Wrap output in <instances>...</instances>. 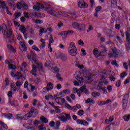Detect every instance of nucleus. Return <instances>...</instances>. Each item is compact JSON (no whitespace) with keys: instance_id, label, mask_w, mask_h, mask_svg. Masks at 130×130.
Masks as SVG:
<instances>
[{"instance_id":"f257e3e1","label":"nucleus","mask_w":130,"mask_h":130,"mask_svg":"<svg viewBox=\"0 0 130 130\" xmlns=\"http://www.w3.org/2000/svg\"><path fill=\"white\" fill-rule=\"evenodd\" d=\"M30 56L31 58V62L37 64L36 67L37 69H38L39 71H42L43 69V65L41 63H38V60L36 59V54L33 52H30Z\"/></svg>"},{"instance_id":"f03ea898","label":"nucleus","mask_w":130,"mask_h":130,"mask_svg":"<svg viewBox=\"0 0 130 130\" xmlns=\"http://www.w3.org/2000/svg\"><path fill=\"white\" fill-rule=\"evenodd\" d=\"M68 52L71 56H76L78 54V50L77 49V47L75 43L71 42L70 43L68 48Z\"/></svg>"},{"instance_id":"7ed1b4c3","label":"nucleus","mask_w":130,"mask_h":130,"mask_svg":"<svg viewBox=\"0 0 130 130\" xmlns=\"http://www.w3.org/2000/svg\"><path fill=\"white\" fill-rule=\"evenodd\" d=\"M4 36L5 39H10L9 40V42L11 43L15 42V39L13 37V29L12 28L9 29L6 32V29H5Z\"/></svg>"},{"instance_id":"20e7f679","label":"nucleus","mask_w":130,"mask_h":130,"mask_svg":"<svg viewBox=\"0 0 130 130\" xmlns=\"http://www.w3.org/2000/svg\"><path fill=\"white\" fill-rule=\"evenodd\" d=\"M72 26L74 29H77L78 31H85L87 26L84 23H79L78 22H74Z\"/></svg>"},{"instance_id":"39448f33","label":"nucleus","mask_w":130,"mask_h":130,"mask_svg":"<svg viewBox=\"0 0 130 130\" xmlns=\"http://www.w3.org/2000/svg\"><path fill=\"white\" fill-rule=\"evenodd\" d=\"M130 31V27L127 28V31L125 32L126 35V50L128 51L130 50V34H128V32Z\"/></svg>"},{"instance_id":"423d86ee","label":"nucleus","mask_w":130,"mask_h":130,"mask_svg":"<svg viewBox=\"0 0 130 130\" xmlns=\"http://www.w3.org/2000/svg\"><path fill=\"white\" fill-rule=\"evenodd\" d=\"M128 98H129V94L126 93L123 97L122 106L123 109H125L127 106V103L128 102Z\"/></svg>"},{"instance_id":"0eeeda50","label":"nucleus","mask_w":130,"mask_h":130,"mask_svg":"<svg viewBox=\"0 0 130 130\" xmlns=\"http://www.w3.org/2000/svg\"><path fill=\"white\" fill-rule=\"evenodd\" d=\"M60 120L62 122H67L68 120L71 119V115L70 114H63V115H61L59 117Z\"/></svg>"},{"instance_id":"6e6552de","label":"nucleus","mask_w":130,"mask_h":130,"mask_svg":"<svg viewBox=\"0 0 130 130\" xmlns=\"http://www.w3.org/2000/svg\"><path fill=\"white\" fill-rule=\"evenodd\" d=\"M38 114V111L37 110H32L29 113L25 115L26 118L29 119V118L32 117H35Z\"/></svg>"},{"instance_id":"1a4fd4ad","label":"nucleus","mask_w":130,"mask_h":130,"mask_svg":"<svg viewBox=\"0 0 130 130\" xmlns=\"http://www.w3.org/2000/svg\"><path fill=\"white\" fill-rule=\"evenodd\" d=\"M77 5L79 9H87V8L89 7L88 4L86 3L84 0L79 1L77 4Z\"/></svg>"},{"instance_id":"9d476101","label":"nucleus","mask_w":130,"mask_h":130,"mask_svg":"<svg viewBox=\"0 0 130 130\" xmlns=\"http://www.w3.org/2000/svg\"><path fill=\"white\" fill-rule=\"evenodd\" d=\"M82 93H84V94H86V95L90 94L89 90L87 89V86H86V85H84L79 88L80 97L81 96V94H82Z\"/></svg>"},{"instance_id":"9b49d317","label":"nucleus","mask_w":130,"mask_h":130,"mask_svg":"<svg viewBox=\"0 0 130 130\" xmlns=\"http://www.w3.org/2000/svg\"><path fill=\"white\" fill-rule=\"evenodd\" d=\"M111 102V100L108 99L105 101H98L97 102V104L99 105V106H102V105H106V104H109Z\"/></svg>"},{"instance_id":"f8f14e48","label":"nucleus","mask_w":130,"mask_h":130,"mask_svg":"<svg viewBox=\"0 0 130 130\" xmlns=\"http://www.w3.org/2000/svg\"><path fill=\"white\" fill-rule=\"evenodd\" d=\"M76 122L78 123V124H81V125H84V126L89 125V123L85 120H81L80 119H78Z\"/></svg>"},{"instance_id":"ddd939ff","label":"nucleus","mask_w":130,"mask_h":130,"mask_svg":"<svg viewBox=\"0 0 130 130\" xmlns=\"http://www.w3.org/2000/svg\"><path fill=\"white\" fill-rule=\"evenodd\" d=\"M55 100L56 103H57V104H59V105H61L60 104V102H61L62 104H63V103H66V100L61 98L57 97L55 99Z\"/></svg>"},{"instance_id":"4468645a","label":"nucleus","mask_w":130,"mask_h":130,"mask_svg":"<svg viewBox=\"0 0 130 130\" xmlns=\"http://www.w3.org/2000/svg\"><path fill=\"white\" fill-rule=\"evenodd\" d=\"M44 8V6L41 3L38 4L37 6H33V9L36 10V11H39L40 9L42 10Z\"/></svg>"},{"instance_id":"2eb2a0df","label":"nucleus","mask_w":130,"mask_h":130,"mask_svg":"<svg viewBox=\"0 0 130 130\" xmlns=\"http://www.w3.org/2000/svg\"><path fill=\"white\" fill-rule=\"evenodd\" d=\"M32 70L31 71L30 73L33 76H36V73L37 72V67L35 64L32 65Z\"/></svg>"},{"instance_id":"dca6fc26","label":"nucleus","mask_w":130,"mask_h":130,"mask_svg":"<svg viewBox=\"0 0 130 130\" xmlns=\"http://www.w3.org/2000/svg\"><path fill=\"white\" fill-rule=\"evenodd\" d=\"M107 52V50L106 47H104L103 49L101 51V52H100L99 55L97 56V57H98V56H102L104 55H106Z\"/></svg>"},{"instance_id":"f3484780","label":"nucleus","mask_w":130,"mask_h":130,"mask_svg":"<svg viewBox=\"0 0 130 130\" xmlns=\"http://www.w3.org/2000/svg\"><path fill=\"white\" fill-rule=\"evenodd\" d=\"M81 108V105L77 104L72 107V111L73 112H76L77 110H79V109H80Z\"/></svg>"},{"instance_id":"a211bd4d","label":"nucleus","mask_w":130,"mask_h":130,"mask_svg":"<svg viewBox=\"0 0 130 130\" xmlns=\"http://www.w3.org/2000/svg\"><path fill=\"white\" fill-rule=\"evenodd\" d=\"M113 120H114V117H113V116H111L109 120L107 119L105 120V122L106 124H109V123L112 122Z\"/></svg>"},{"instance_id":"6ab92c4d","label":"nucleus","mask_w":130,"mask_h":130,"mask_svg":"<svg viewBox=\"0 0 130 130\" xmlns=\"http://www.w3.org/2000/svg\"><path fill=\"white\" fill-rule=\"evenodd\" d=\"M48 14L51 15V16H53L54 17H56V12L54 11L53 9H51L50 10H48L47 11Z\"/></svg>"},{"instance_id":"aec40b11","label":"nucleus","mask_w":130,"mask_h":130,"mask_svg":"<svg viewBox=\"0 0 130 130\" xmlns=\"http://www.w3.org/2000/svg\"><path fill=\"white\" fill-rule=\"evenodd\" d=\"M16 119H18L19 120H27V118H26V116H20V115H17L16 116Z\"/></svg>"},{"instance_id":"412c9836","label":"nucleus","mask_w":130,"mask_h":130,"mask_svg":"<svg viewBox=\"0 0 130 130\" xmlns=\"http://www.w3.org/2000/svg\"><path fill=\"white\" fill-rule=\"evenodd\" d=\"M35 29L34 28H30L28 30L29 34L30 37H33L34 34H35V31H34Z\"/></svg>"},{"instance_id":"4be33fe9","label":"nucleus","mask_w":130,"mask_h":130,"mask_svg":"<svg viewBox=\"0 0 130 130\" xmlns=\"http://www.w3.org/2000/svg\"><path fill=\"white\" fill-rule=\"evenodd\" d=\"M67 18H70V19H76L77 18V15L75 13H68L67 14Z\"/></svg>"},{"instance_id":"5701e85b","label":"nucleus","mask_w":130,"mask_h":130,"mask_svg":"<svg viewBox=\"0 0 130 130\" xmlns=\"http://www.w3.org/2000/svg\"><path fill=\"white\" fill-rule=\"evenodd\" d=\"M40 119L43 123H48V119L44 116L40 117Z\"/></svg>"},{"instance_id":"b1692460","label":"nucleus","mask_w":130,"mask_h":130,"mask_svg":"<svg viewBox=\"0 0 130 130\" xmlns=\"http://www.w3.org/2000/svg\"><path fill=\"white\" fill-rule=\"evenodd\" d=\"M108 76H109V74H108L107 72H102L101 74V79L105 80Z\"/></svg>"},{"instance_id":"393cba45","label":"nucleus","mask_w":130,"mask_h":130,"mask_svg":"<svg viewBox=\"0 0 130 130\" xmlns=\"http://www.w3.org/2000/svg\"><path fill=\"white\" fill-rule=\"evenodd\" d=\"M117 7V1L116 0H111V7L116 8Z\"/></svg>"},{"instance_id":"a878e982","label":"nucleus","mask_w":130,"mask_h":130,"mask_svg":"<svg viewBox=\"0 0 130 130\" xmlns=\"http://www.w3.org/2000/svg\"><path fill=\"white\" fill-rule=\"evenodd\" d=\"M57 29H61V27H63V22L62 21H58L57 24Z\"/></svg>"},{"instance_id":"bb28decb","label":"nucleus","mask_w":130,"mask_h":130,"mask_svg":"<svg viewBox=\"0 0 130 130\" xmlns=\"http://www.w3.org/2000/svg\"><path fill=\"white\" fill-rule=\"evenodd\" d=\"M60 58L62 61H66L68 59V55L62 54L60 55Z\"/></svg>"},{"instance_id":"cd10ccee","label":"nucleus","mask_w":130,"mask_h":130,"mask_svg":"<svg viewBox=\"0 0 130 130\" xmlns=\"http://www.w3.org/2000/svg\"><path fill=\"white\" fill-rule=\"evenodd\" d=\"M73 92L74 94H76V93H77V95L79 97H80V88L77 89V88L76 87H74L73 89Z\"/></svg>"},{"instance_id":"c85d7f7f","label":"nucleus","mask_w":130,"mask_h":130,"mask_svg":"<svg viewBox=\"0 0 130 130\" xmlns=\"http://www.w3.org/2000/svg\"><path fill=\"white\" fill-rule=\"evenodd\" d=\"M32 22H35L36 24H42L43 23V20H42L32 19Z\"/></svg>"},{"instance_id":"c756f323","label":"nucleus","mask_w":130,"mask_h":130,"mask_svg":"<svg viewBox=\"0 0 130 130\" xmlns=\"http://www.w3.org/2000/svg\"><path fill=\"white\" fill-rule=\"evenodd\" d=\"M47 32V29L44 28H41L40 29V36H42V33H46Z\"/></svg>"},{"instance_id":"7c9ffc66","label":"nucleus","mask_w":130,"mask_h":130,"mask_svg":"<svg viewBox=\"0 0 130 130\" xmlns=\"http://www.w3.org/2000/svg\"><path fill=\"white\" fill-rule=\"evenodd\" d=\"M77 80L79 82V83L80 85L84 83V79H83V78L77 77Z\"/></svg>"},{"instance_id":"2f4dec72","label":"nucleus","mask_w":130,"mask_h":130,"mask_svg":"<svg viewBox=\"0 0 130 130\" xmlns=\"http://www.w3.org/2000/svg\"><path fill=\"white\" fill-rule=\"evenodd\" d=\"M60 35L63 38V39H64L67 38L68 34L67 33V31H62L60 34Z\"/></svg>"},{"instance_id":"473e14b6","label":"nucleus","mask_w":130,"mask_h":130,"mask_svg":"<svg viewBox=\"0 0 130 130\" xmlns=\"http://www.w3.org/2000/svg\"><path fill=\"white\" fill-rule=\"evenodd\" d=\"M91 95L92 97L96 98V97H99L100 96V93L94 91L92 92Z\"/></svg>"},{"instance_id":"72a5a7b5","label":"nucleus","mask_w":130,"mask_h":130,"mask_svg":"<svg viewBox=\"0 0 130 130\" xmlns=\"http://www.w3.org/2000/svg\"><path fill=\"white\" fill-rule=\"evenodd\" d=\"M85 103H92V104H95V101L92 99L88 98L86 101H85Z\"/></svg>"},{"instance_id":"f704fd0d","label":"nucleus","mask_w":130,"mask_h":130,"mask_svg":"<svg viewBox=\"0 0 130 130\" xmlns=\"http://www.w3.org/2000/svg\"><path fill=\"white\" fill-rule=\"evenodd\" d=\"M20 32L22 33L23 34H25L26 33V28H25L23 25H21L20 29H19Z\"/></svg>"},{"instance_id":"c9c22d12","label":"nucleus","mask_w":130,"mask_h":130,"mask_svg":"<svg viewBox=\"0 0 130 130\" xmlns=\"http://www.w3.org/2000/svg\"><path fill=\"white\" fill-rule=\"evenodd\" d=\"M112 51L114 54H115V55H118V54H119V50H117V49H116V48H113Z\"/></svg>"},{"instance_id":"e433bc0d","label":"nucleus","mask_w":130,"mask_h":130,"mask_svg":"<svg viewBox=\"0 0 130 130\" xmlns=\"http://www.w3.org/2000/svg\"><path fill=\"white\" fill-rule=\"evenodd\" d=\"M129 118H130V114H129V115H124L123 116V119L125 121H128V120H129Z\"/></svg>"},{"instance_id":"4c0bfd02","label":"nucleus","mask_w":130,"mask_h":130,"mask_svg":"<svg viewBox=\"0 0 130 130\" xmlns=\"http://www.w3.org/2000/svg\"><path fill=\"white\" fill-rule=\"evenodd\" d=\"M101 90H102L103 94H105L106 95L108 94L107 92V88L105 86L104 87L101 88Z\"/></svg>"},{"instance_id":"58836bf2","label":"nucleus","mask_w":130,"mask_h":130,"mask_svg":"<svg viewBox=\"0 0 130 130\" xmlns=\"http://www.w3.org/2000/svg\"><path fill=\"white\" fill-rule=\"evenodd\" d=\"M5 117L6 118H8V119H11V118H12V117H13V115L12 114H5Z\"/></svg>"},{"instance_id":"ea45409f","label":"nucleus","mask_w":130,"mask_h":130,"mask_svg":"<svg viewBox=\"0 0 130 130\" xmlns=\"http://www.w3.org/2000/svg\"><path fill=\"white\" fill-rule=\"evenodd\" d=\"M41 42H42V45L40 47L41 48H44L45 47V40L44 39H42L40 40Z\"/></svg>"},{"instance_id":"a19ab883","label":"nucleus","mask_w":130,"mask_h":130,"mask_svg":"<svg viewBox=\"0 0 130 130\" xmlns=\"http://www.w3.org/2000/svg\"><path fill=\"white\" fill-rule=\"evenodd\" d=\"M47 87L50 90L53 89V85L52 84V83H51V82H49V83H47Z\"/></svg>"},{"instance_id":"79ce46f5","label":"nucleus","mask_w":130,"mask_h":130,"mask_svg":"<svg viewBox=\"0 0 130 130\" xmlns=\"http://www.w3.org/2000/svg\"><path fill=\"white\" fill-rule=\"evenodd\" d=\"M60 125V122L57 121L55 123V126L54 127L55 129H58V127Z\"/></svg>"},{"instance_id":"37998d69","label":"nucleus","mask_w":130,"mask_h":130,"mask_svg":"<svg viewBox=\"0 0 130 130\" xmlns=\"http://www.w3.org/2000/svg\"><path fill=\"white\" fill-rule=\"evenodd\" d=\"M35 82L36 84H38V85H40L42 83V79L41 78H37L35 80Z\"/></svg>"},{"instance_id":"c03bdc74","label":"nucleus","mask_w":130,"mask_h":130,"mask_svg":"<svg viewBox=\"0 0 130 130\" xmlns=\"http://www.w3.org/2000/svg\"><path fill=\"white\" fill-rule=\"evenodd\" d=\"M54 108L55 109V112L56 113H60V112H61V110L59 109V106L54 107Z\"/></svg>"},{"instance_id":"a18cd8bd","label":"nucleus","mask_w":130,"mask_h":130,"mask_svg":"<svg viewBox=\"0 0 130 130\" xmlns=\"http://www.w3.org/2000/svg\"><path fill=\"white\" fill-rule=\"evenodd\" d=\"M39 130H46V127L43 124L39 126Z\"/></svg>"},{"instance_id":"49530a36","label":"nucleus","mask_w":130,"mask_h":130,"mask_svg":"<svg viewBox=\"0 0 130 130\" xmlns=\"http://www.w3.org/2000/svg\"><path fill=\"white\" fill-rule=\"evenodd\" d=\"M93 53L94 55H97L99 53V50L98 48H95L93 50Z\"/></svg>"},{"instance_id":"de8ad7c7","label":"nucleus","mask_w":130,"mask_h":130,"mask_svg":"<svg viewBox=\"0 0 130 130\" xmlns=\"http://www.w3.org/2000/svg\"><path fill=\"white\" fill-rule=\"evenodd\" d=\"M1 7L2 9H6V8H7V5L6 4V3H5V2L2 1L1 2Z\"/></svg>"},{"instance_id":"09e8293b","label":"nucleus","mask_w":130,"mask_h":130,"mask_svg":"<svg viewBox=\"0 0 130 130\" xmlns=\"http://www.w3.org/2000/svg\"><path fill=\"white\" fill-rule=\"evenodd\" d=\"M77 114L79 116H82V115H84V111L82 110H80L78 111Z\"/></svg>"},{"instance_id":"8fccbe9b","label":"nucleus","mask_w":130,"mask_h":130,"mask_svg":"<svg viewBox=\"0 0 130 130\" xmlns=\"http://www.w3.org/2000/svg\"><path fill=\"white\" fill-rule=\"evenodd\" d=\"M0 124H1V125H2V126L5 128L6 129H8V126L7 125V124H5V123L0 121Z\"/></svg>"},{"instance_id":"3c124183","label":"nucleus","mask_w":130,"mask_h":130,"mask_svg":"<svg viewBox=\"0 0 130 130\" xmlns=\"http://www.w3.org/2000/svg\"><path fill=\"white\" fill-rule=\"evenodd\" d=\"M32 49H34V50H36V51H37L38 52H39V51H40V50H39V49L38 48V47H37V46H36V45L32 46Z\"/></svg>"},{"instance_id":"603ef678","label":"nucleus","mask_w":130,"mask_h":130,"mask_svg":"<svg viewBox=\"0 0 130 130\" xmlns=\"http://www.w3.org/2000/svg\"><path fill=\"white\" fill-rule=\"evenodd\" d=\"M17 87H21L23 85V82H21L20 81H17L16 83Z\"/></svg>"},{"instance_id":"864d4df0","label":"nucleus","mask_w":130,"mask_h":130,"mask_svg":"<svg viewBox=\"0 0 130 130\" xmlns=\"http://www.w3.org/2000/svg\"><path fill=\"white\" fill-rule=\"evenodd\" d=\"M65 106L66 107H67V108H68V109H69V110H72L73 111V108L69 104H66Z\"/></svg>"},{"instance_id":"5fc2aeb1","label":"nucleus","mask_w":130,"mask_h":130,"mask_svg":"<svg viewBox=\"0 0 130 130\" xmlns=\"http://www.w3.org/2000/svg\"><path fill=\"white\" fill-rule=\"evenodd\" d=\"M95 5V1L94 0H90V6L91 8H93L94 5Z\"/></svg>"},{"instance_id":"6e6d98bb","label":"nucleus","mask_w":130,"mask_h":130,"mask_svg":"<svg viewBox=\"0 0 130 130\" xmlns=\"http://www.w3.org/2000/svg\"><path fill=\"white\" fill-rule=\"evenodd\" d=\"M101 10H102V7L101 6H98V7H96V8H95V12H96V13H98V12H100V11H101Z\"/></svg>"},{"instance_id":"4d7b16f0","label":"nucleus","mask_w":130,"mask_h":130,"mask_svg":"<svg viewBox=\"0 0 130 130\" xmlns=\"http://www.w3.org/2000/svg\"><path fill=\"white\" fill-rule=\"evenodd\" d=\"M16 77L17 78V79H21L22 78V74L21 73H17L16 74Z\"/></svg>"},{"instance_id":"13d9d810","label":"nucleus","mask_w":130,"mask_h":130,"mask_svg":"<svg viewBox=\"0 0 130 130\" xmlns=\"http://www.w3.org/2000/svg\"><path fill=\"white\" fill-rule=\"evenodd\" d=\"M49 42L50 43H53L54 42V40H53V37L52 35H50Z\"/></svg>"},{"instance_id":"bf43d9fd","label":"nucleus","mask_w":130,"mask_h":130,"mask_svg":"<svg viewBox=\"0 0 130 130\" xmlns=\"http://www.w3.org/2000/svg\"><path fill=\"white\" fill-rule=\"evenodd\" d=\"M9 69H12V70H15L16 69V66H15L13 64H9Z\"/></svg>"},{"instance_id":"052dcab7","label":"nucleus","mask_w":130,"mask_h":130,"mask_svg":"<svg viewBox=\"0 0 130 130\" xmlns=\"http://www.w3.org/2000/svg\"><path fill=\"white\" fill-rule=\"evenodd\" d=\"M75 66L77 68H79V69H80L81 70L84 69V65H81V64H76Z\"/></svg>"},{"instance_id":"680f3d73","label":"nucleus","mask_w":130,"mask_h":130,"mask_svg":"<svg viewBox=\"0 0 130 130\" xmlns=\"http://www.w3.org/2000/svg\"><path fill=\"white\" fill-rule=\"evenodd\" d=\"M52 7L50 5H48L46 8V10L48 12V11H50V10H52Z\"/></svg>"},{"instance_id":"e2e57ef3","label":"nucleus","mask_w":130,"mask_h":130,"mask_svg":"<svg viewBox=\"0 0 130 130\" xmlns=\"http://www.w3.org/2000/svg\"><path fill=\"white\" fill-rule=\"evenodd\" d=\"M43 92H45L46 93L50 91V89H49V88L48 87H47V86L46 87H44L43 89Z\"/></svg>"},{"instance_id":"0e129e2a","label":"nucleus","mask_w":130,"mask_h":130,"mask_svg":"<svg viewBox=\"0 0 130 130\" xmlns=\"http://www.w3.org/2000/svg\"><path fill=\"white\" fill-rule=\"evenodd\" d=\"M107 89H108L109 92L112 91V86H111V85H108Z\"/></svg>"},{"instance_id":"69168bd1","label":"nucleus","mask_w":130,"mask_h":130,"mask_svg":"<svg viewBox=\"0 0 130 130\" xmlns=\"http://www.w3.org/2000/svg\"><path fill=\"white\" fill-rule=\"evenodd\" d=\"M71 91L69 89L67 90H63L62 92V93H63L64 94H70Z\"/></svg>"},{"instance_id":"338daca9","label":"nucleus","mask_w":130,"mask_h":130,"mask_svg":"<svg viewBox=\"0 0 130 130\" xmlns=\"http://www.w3.org/2000/svg\"><path fill=\"white\" fill-rule=\"evenodd\" d=\"M16 6L18 10H21V9H22V4L21 3H18Z\"/></svg>"},{"instance_id":"774afa93","label":"nucleus","mask_w":130,"mask_h":130,"mask_svg":"<svg viewBox=\"0 0 130 130\" xmlns=\"http://www.w3.org/2000/svg\"><path fill=\"white\" fill-rule=\"evenodd\" d=\"M22 39H23V37H22V35L18 34L17 35V40H19L20 41V40H22Z\"/></svg>"}]
</instances>
